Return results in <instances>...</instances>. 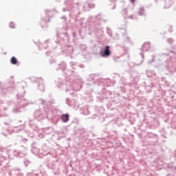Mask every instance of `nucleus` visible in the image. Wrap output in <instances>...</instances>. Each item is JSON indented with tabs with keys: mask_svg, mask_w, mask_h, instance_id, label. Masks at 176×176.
Wrapping results in <instances>:
<instances>
[{
	"mask_svg": "<svg viewBox=\"0 0 176 176\" xmlns=\"http://www.w3.org/2000/svg\"><path fill=\"white\" fill-rule=\"evenodd\" d=\"M23 93L19 92L16 95V103L12 102L10 100L7 101L6 104L8 107L4 106L3 108V111H8V108L10 107L12 108V112L14 113H20L21 112L20 109L21 108H25V107H28V105L32 104H35L38 102L43 105L42 109H36L34 113V121L38 120V122H41V120H43V119H54L56 116H57V112L58 111L56 109H50L49 108V105H52V102H47L46 100L39 98L37 101L28 100L24 98V96H25V90H24V87L22 88Z\"/></svg>",
	"mask_w": 176,
	"mask_h": 176,
	"instance_id": "obj_1",
	"label": "nucleus"
},
{
	"mask_svg": "<svg viewBox=\"0 0 176 176\" xmlns=\"http://www.w3.org/2000/svg\"><path fill=\"white\" fill-rule=\"evenodd\" d=\"M64 74L67 76H73V78L70 81H65L63 78H58L56 80L55 83L58 89L65 90L66 93H69L71 91H79L82 89V78L78 74V72L66 69Z\"/></svg>",
	"mask_w": 176,
	"mask_h": 176,
	"instance_id": "obj_2",
	"label": "nucleus"
},
{
	"mask_svg": "<svg viewBox=\"0 0 176 176\" xmlns=\"http://www.w3.org/2000/svg\"><path fill=\"white\" fill-rule=\"evenodd\" d=\"M56 36L59 38H53L52 44L50 45V47L56 50L57 47L59 49H63L65 46V43L69 42V36L68 33H60L56 34Z\"/></svg>",
	"mask_w": 176,
	"mask_h": 176,
	"instance_id": "obj_3",
	"label": "nucleus"
},
{
	"mask_svg": "<svg viewBox=\"0 0 176 176\" xmlns=\"http://www.w3.org/2000/svg\"><path fill=\"white\" fill-rule=\"evenodd\" d=\"M65 5L66 6V8H63V12H67L69 17H79V14H80L79 7L77 8L72 7V5H74V0L65 1Z\"/></svg>",
	"mask_w": 176,
	"mask_h": 176,
	"instance_id": "obj_4",
	"label": "nucleus"
},
{
	"mask_svg": "<svg viewBox=\"0 0 176 176\" xmlns=\"http://www.w3.org/2000/svg\"><path fill=\"white\" fill-rule=\"evenodd\" d=\"M27 147L21 145L17 149L12 151V155L15 157H24V156H27Z\"/></svg>",
	"mask_w": 176,
	"mask_h": 176,
	"instance_id": "obj_5",
	"label": "nucleus"
},
{
	"mask_svg": "<svg viewBox=\"0 0 176 176\" xmlns=\"http://www.w3.org/2000/svg\"><path fill=\"white\" fill-rule=\"evenodd\" d=\"M0 89L2 96H6L8 93H14L16 88L13 86H10V84H5L2 85V82L0 81Z\"/></svg>",
	"mask_w": 176,
	"mask_h": 176,
	"instance_id": "obj_6",
	"label": "nucleus"
},
{
	"mask_svg": "<svg viewBox=\"0 0 176 176\" xmlns=\"http://www.w3.org/2000/svg\"><path fill=\"white\" fill-rule=\"evenodd\" d=\"M45 14L49 19L46 21V18H41L43 23H41V25L43 30H46L47 28V23H50V18L53 16V11L46 10L45 12Z\"/></svg>",
	"mask_w": 176,
	"mask_h": 176,
	"instance_id": "obj_7",
	"label": "nucleus"
},
{
	"mask_svg": "<svg viewBox=\"0 0 176 176\" xmlns=\"http://www.w3.org/2000/svg\"><path fill=\"white\" fill-rule=\"evenodd\" d=\"M35 83H37V87L40 91H45V82H43V79L41 78H37L34 80Z\"/></svg>",
	"mask_w": 176,
	"mask_h": 176,
	"instance_id": "obj_8",
	"label": "nucleus"
},
{
	"mask_svg": "<svg viewBox=\"0 0 176 176\" xmlns=\"http://www.w3.org/2000/svg\"><path fill=\"white\" fill-rule=\"evenodd\" d=\"M9 164V159L5 155H0V166L3 167H8Z\"/></svg>",
	"mask_w": 176,
	"mask_h": 176,
	"instance_id": "obj_9",
	"label": "nucleus"
},
{
	"mask_svg": "<svg viewBox=\"0 0 176 176\" xmlns=\"http://www.w3.org/2000/svg\"><path fill=\"white\" fill-rule=\"evenodd\" d=\"M32 153H34V155H36L38 153H39V148H38V144H36V142H33L32 144Z\"/></svg>",
	"mask_w": 176,
	"mask_h": 176,
	"instance_id": "obj_10",
	"label": "nucleus"
},
{
	"mask_svg": "<svg viewBox=\"0 0 176 176\" xmlns=\"http://www.w3.org/2000/svg\"><path fill=\"white\" fill-rule=\"evenodd\" d=\"M60 69L64 72L67 69V63L65 62H61L58 65V67H56V70L58 71Z\"/></svg>",
	"mask_w": 176,
	"mask_h": 176,
	"instance_id": "obj_11",
	"label": "nucleus"
},
{
	"mask_svg": "<svg viewBox=\"0 0 176 176\" xmlns=\"http://www.w3.org/2000/svg\"><path fill=\"white\" fill-rule=\"evenodd\" d=\"M60 119L63 123H67V122H69V113L62 114L60 116Z\"/></svg>",
	"mask_w": 176,
	"mask_h": 176,
	"instance_id": "obj_12",
	"label": "nucleus"
},
{
	"mask_svg": "<svg viewBox=\"0 0 176 176\" xmlns=\"http://www.w3.org/2000/svg\"><path fill=\"white\" fill-rule=\"evenodd\" d=\"M62 52L67 54V56H72L75 50H74V48H72V47H68L67 49H66L65 50H62Z\"/></svg>",
	"mask_w": 176,
	"mask_h": 176,
	"instance_id": "obj_13",
	"label": "nucleus"
},
{
	"mask_svg": "<svg viewBox=\"0 0 176 176\" xmlns=\"http://www.w3.org/2000/svg\"><path fill=\"white\" fill-rule=\"evenodd\" d=\"M80 113H82L84 116L89 115V106L86 105V106L82 107L80 109Z\"/></svg>",
	"mask_w": 176,
	"mask_h": 176,
	"instance_id": "obj_14",
	"label": "nucleus"
},
{
	"mask_svg": "<svg viewBox=\"0 0 176 176\" xmlns=\"http://www.w3.org/2000/svg\"><path fill=\"white\" fill-rule=\"evenodd\" d=\"M34 122H35V120L32 121V120H30V127L32 129L33 131H36V130H38V125H36V124H34Z\"/></svg>",
	"mask_w": 176,
	"mask_h": 176,
	"instance_id": "obj_15",
	"label": "nucleus"
},
{
	"mask_svg": "<svg viewBox=\"0 0 176 176\" xmlns=\"http://www.w3.org/2000/svg\"><path fill=\"white\" fill-rule=\"evenodd\" d=\"M23 129H24V125H22L21 126H14V129L12 130V133H19Z\"/></svg>",
	"mask_w": 176,
	"mask_h": 176,
	"instance_id": "obj_16",
	"label": "nucleus"
},
{
	"mask_svg": "<svg viewBox=\"0 0 176 176\" xmlns=\"http://www.w3.org/2000/svg\"><path fill=\"white\" fill-rule=\"evenodd\" d=\"M26 176H42V173L39 172V173L36 172L28 173Z\"/></svg>",
	"mask_w": 176,
	"mask_h": 176,
	"instance_id": "obj_17",
	"label": "nucleus"
},
{
	"mask_svg": "<svg viewBox=\"0 0 176 176\" xmlns=\"http://www.w3.org/2000/svg\"><path fill=\"white\" fill-rule=\"evenodd\" d=\"M10 63L11 64H12V65H16L19 63V61L15 56H12L10 59Z\"/></svg>",
	"mask_w": 176,
	"mask_h": 176,
	"instance_id": "obj_18",
	"label": "nucleus"
},
{
	"mask_svg": "<svg viewBox=\"0 0 176 176\" xmlns=\"http://www.w3.org/2000/svg\"><path fill=\"white\" fill-rule=\"evenodd\" d=\"M110 47L109 46H106L105 50H104V55L108 56H111V50H109Z\"/></svg>",
	"mask_w": 176,
	"mask_h": 176,
	"instance_id": "obj_19",
	"label": "nucleus"
},
{
	"mask_svg": "<svg viewBox=\"0 0 176 176\" xmlns=\"http://www.w3.org/2000/svg\"><path fill=\"white\" fill-rule=\"evenodd\" d=\"M12 123V119L10 118H8V121H6L3 122V124L6 125V126H10V124Z\"/></svg>",
	"mask_w": 176,
	"mask_h": 176,
	"instance_id": "obj_20",
	"label": "nucleus"
},
{
	"mask_svg": "<svg viewBox=\"0 0 176 176\" xmlns=\"http://www.w3.org/2000/svg\"><path fill=\"white\" fill-rule=\"evenodd\" d=\"M23 163H24L25 167H28V165L31 163V161H30L28 160H25L23 161Z\"/></svg>",
	"mask_w": 176,
	"mask_h": 176,
	"instance_id": "obj_21",
	"label": "nucleus"
},
{
	"mask_svg": "<svg viewBox=\"0 0 176 176\" xmlns=\"http://www.w3.org/2000/svg\"><path fill=\"white\" fill-rule=\"evenodd\" d=\"M70 65L72 67L73 69H76V63L74 62H70Z\"/></svg>",
	"mask_w": 176,
	"mask_h": 176,
	"instance_id": "obj_22",
	"label": "nucleus"
},
{
	"mask_svg": "<svg viewBox=\"0 0 176 176\" xmlns=\"http://www.w3.org/2000/svg\"><path fill=\"white\" fill-rule=\"evenodd\" d=\"M9 27L10 28H16V25L13 22H10Z\"/></svg>",
	"mask_w": 176,
	"mask_h": 176,
	"instance_id": "obj_23",
	"label": "nucleus"
},
{
	"mask_svg": "<svg viewBox=\"0 0 176 176\" xmlns=\"http://www.w3.org/2000/svg\"><path fill=\"white\" fill-rule=\"evenodd\" d=\"M86 45H81L80 46V49L81 50H82V52H85V50H86Z\"/></svg>",
	"mask_w": 176,
	"mask_h": 176,
	"instance_id": "obj_24",
	"label": "nucleus"
},
{
	"mask_svg": "<svg viewBox=\"0 0 176 176\" xmlns=\"http://www.w3.org/2000/svg\"><path fill=\"white\" fill-rule=\"evenodd\" d=\"M72 35H73L74 39H75V38H76V32H74L72 33Z\"/></svg>",
	"mask_w": 176,
	"mask_h": 176,
	"instance_id": "obj_25",
	"label": "nucleus"
},
{
	"mask_svg": "<svg viewBox=\"0 0 176 176\" xmlns=\"http://www.w3.org/2000/svg\"><path fill=\"white\" fill-rule=\"evenodd\" d=\"M53 63H56V60H54V59L50 60V64H53Z\"/></svg>",
	"mask_w": 176,
	"mask_h": 176,
	"instance_id": "obj_26",
	"label": "nucleus"
},
{
	"mask_svg": "<svg viewBox=\"0 0 176 176\" xmlns=\"http://www.w3.org/2000/svg\"><path fill=\"white\" fill-rule=\"evenodd\" d=\"M3 104H5V102H3V100H2L1 99H0V106H1V105H3Z\"/></svg>",
	"mask_w": 176,
	"mask_h": 176,
	"instance_id": "obj_27",
	"label": "nucleus"
},
{
	"mask_svg": "<svg viewBox=\"0 0 176 176\" xmlns=\"http://www.w3.org/2000/svg\"><path fill=\"white\" fill-rule=\"evenodd\" d=\"M80 68H85V65L80 64L79 65Z\"/></svg>",
	"mask_w": 176,
	"mask_h": 176,
	"instance_id": "obj_28",
	"label": "nucleus"
},
{
	"mask_svg": "<svg viewBox=\"0 0 176 176\" xmlns=\"http://www.w3.org/2000/svg\"><path fill=\"white\" fill-rule=\"evenodd\" d=\"M0 151H1V152H6V148H0Z\"/></svg>",
	"mask_w": 176,
	"mask_h": 176,
	"instance_id": "obj_29",
	"label": "nucleus"
},
{
	"mask_svg": "<svg viewBox=\"0 0 176 176\" xmlns=\"http://www.w3.org/2000/svg\"><path fill=\"white\" fill-rule=\"evenodd\" d=\"M60 19L62 20H67V17L66 16H62Z\"/></svg>",
	"mask_w": 176,
	"mask_h": 176,
	"instance_id": "obj_30",
	"label": "nucleus"
},
{
	"mask_svg": "<svg viewBox=\"0 0 176 176\" xmlns=\"http://www.w3.org/2000/svg\"><path fill=\"white\" fill-rule=\"evenodd\" d=\"M49 42H50V39H47V40L45 41V43H49Z\"/></svg>",
	"mask_w": 176,
	"mask_h": 176,
	"instance_id": "obj_31",
	"label": "nucleus"
},
{
	"mask_svg": "<svg viewBox=\"0 0 176 176\" xmlns=\"http://www.w3.org/2000/svg\"><path fill=\"white\" fill-rule=\"evenodd\" d=\"M45 54H46L47 56H49V54H50V51H47V52L45 53Z\"/></svg>",
	"mask_w": 176,
	"mask_h": 176,
	"instance_id": "obj_32",
	"label": "nucleus"
},
{
	"mask_svg": "<svg viewBox=\"0 0 176 176\" xmlns=\"http://www.w3.org/2000/svg\"><path fill=\"white\" fill-rule=\"evenodd\" d=\"M29 137H31V138H34V133L30 134V135H29Z\"/></svg>",
	"mask_w": 176,
	"mask_h": 176,
	"instance_id": "obj_33",
	"label": "nucleus"
},
{
	"mask_svg": "<svg viewBox=\"0 0 176 176\" xmlns=\"http://www.w3.org/2000/svg\"><path fill=\"white\" fill-rule=\"evenodd\" d=\"M22 141H25V142H27V141H28V139H27V138H23V139H22Z\"/></svg>",
	"mask_w": 176,
	"mask_h": 176,
	"instance_id": "obj_34",
	"label": "nucleus"
},
{
	"mask_svg": "<svg viewBox=\"0 0 176 176\" xmlns=\"http://www.w3.org/2000/svg\"><path fill=\"white\" fill-rule=\"evenodd\" d=\"M79 35L80 36H82V30H79Z\"/></svg>",
	"mask_w": 176,
	"mask_h": 176,
	"instance_id": "obj_35",
	"label": "nucleus"
},
{
	"mask_svg": "<svg viewBox=\"0 0 176 176\" xmlns=\"http://www.w3.org/2000/svg\"><path fill=\"white\" fill-rule=\"evenodd\" d=\"M132 3H134V2H135V0H131Z\"/></svg>",
	"mask_w": 176,
	"mask_h": 176,
	"instance_id": "obj_36",
	"label": "nucleus"
},
{
	"mask_svg": "<svg viewBox=\"0 0 176 176\" xmlns=\"http://www.w3.org/2000/svg\"><path fill=\"white\" fill-rule=\"evenodd\" d=\"M56 2H61V0H56Z\"/></svg>",
	"mask_w": 176,
	"mask_h": 176,
	"instance_id": "obj_37",
	"label": "nucleus"
},
{
	"mask_svg": "<svg viewBox=\"0 0 176 176\" xmlns=\"http://www.w3.org/2000/svg\"><path fill=\"white\" fill-rule=\"evenodd\" d=\"M10 174H12V175H13V170H11Z\"/></svg>",
	"mask_w": 176,
	"mask_h": 176,
	"instance_id": "obj_38",
	"label": "nucleus"
},
{
	"mask_svg": "<svg viewBox=\"0 0 176 176\" xmlns=\"http://www.w3.org/2000/svg\"><path fill=\"white\" fill-rule=\"evenodd\" d=\"M76 5H77V6H79V3H76Z\"/></svg>",
	"mask_w": 176,
	"mask_h": 176,
	"instance_id": "obj_39",
	"label": "nucleus"
},
{
	"mask_svg": "<svg viewBox=\"0 0 176 176\" xmlns=\"http://www.w3.org/2000/svg\"><path fill=\"white\" fill-rule=\"evenodd\" d=\"M70 94H74V93L73 92H70Z\"/></svg>",
	"mask_w": 176,
	"mask_h": 176,
	"instance_id": "obj_40",
	"label": "nucleus"
},
{
	"mask_svg": "<svg viewBox=\"0 0 176 176\" xmlns=\"http://www.w3.org/2000/svg\"><path fill=\"white\" fill-rule=\"evenodd\" d=\"M3 135H5V137H6V134L3 133Z\"/></svg>",
	"mask_w": 176,
	"mask_h": 176,
	"instance_id": "obj_41",
	"label": "nucleus"
},
{
	"mask_svg": "<svg viewBox=\"0 0 176 176\" xmlns=\"http://www.w3.org/2000/svg\"><path fill=\"white\" fill-rule=\"evenodd\" d=\"M7 131H9V129H7Z\"/></svg>",
	"mask_w": 176,
	"mask_h": 176,
	"instance_id": "obj_42",
	"label": "nucleus"
},
{
	"mask_svg": "<svg viewBox=\"0 0 176 176\" xmlns=\"http://www.w3.org/2000/svg\"><path fill=\"white\" fill-rule=\"evenodd\" d=\"M104 55H102V57H104Z\"/></svg>",
	"mask_w": 176,
	"mask_h": 176,
	"instance_id": "obj_43",
	"label": "nucleus"
}]
</instances>
